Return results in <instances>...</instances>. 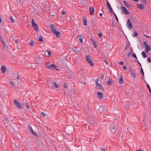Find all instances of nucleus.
Here are the masks:
<instances>
[{"label":"nucleus","mask_w":151,"mask_h":151,"mask_svg":"<svg viewBox=\"0 0 151 151\" xmlns=\"http://www.w3.org/2000/svg\"><path fill=\"white\" fill-rule=\"evenodd\" d=\"M50 27L51 28V31L55 35H56V36L58 37H59V35H60V33L59 32L57 31L54 26L53 24H51L50 25Z\"/></svg>","instance_id":"nucleus-1"},{"label":"nucleus","mask_w":151,"mask_h":151,"mask_svg":"<svg viewBox=\"0 0 151 151\" xmlns=\"http://www.w3.org/2000/svg\"><path fill=\"white\" fill-rule=\"evenodd\" d=\"M45 66L47 68L51 70H53V69L55 68L54 65L53 64H50L49 62L46 63Z\"/></svg>","instance_id":"nucleus-2"},{"label":"nucleus","mask_w":151,"mask_h":151,"mask_svg":"<svg viewBox=\"0 0 151 151\" xmlns=\"http://www.w3.org/2000/svg\"><path fill=\"white\" fill-rule=\"evenodd\" d=\"M143 45L145 47V51L147 53H148V51L151 50L150 47L149 46L147 42L144 41L143 42Z\"/></svg>","instance_id":"nucleus-3"},{"label":"nucleus","mask_w":151,"mask_h":151,"mask_svg":"<svg viewBox=\"0 0 151 151\" xmlns=\"http://www.w3.org/2000/svg\"><path fill=\"white\" fill-rule=\"evenodd\" d=\"M85 58L86 61L89 63L91 66L92 67L93 65V64L91 59L88 55Z\"/></svg>","instance_id":"nucleus-4"},{"label":"nucleus","mask_w":151,"mask_h":151,"mask_svg":"<svg viewBox=\"0 0 151 151\" xmlns=\"http://www.w3.org/2000/svg\"><path fill=\"white\" fill-rule=\"evenodd\" d=\"M32 26L35 31H38V27L37 26V24L35 23V20L34 19H32Z\"/></svg>","instance_id":"nucleus-5"},{"label":"nucleus","mask_w":151,"mask_h":151,"mask_svg":"<svg viewBox=\"0 0 151 151\" xmlns=\"http://www.w3.org/2000/svg\"><path fill=\"white\" fill-rule=\"evenodd\" d=\"M126 26L129 30H131L132 28V25L129 19H128L126 23Z\"/></svg>","instance_id":"nucleus-6"},{"label":"nucleus","mask_w":151,"mask_h":151,"mask_svg":"<svg viewBox=\"0 0 151 151\" xmlns=\"http://www.w3.org/2000/svg\"><path fill=\"white\" fill-rule=\"evenodd\" d=\"M14 102L16 106L17 107L19 108H21V104L17 100H14Z\"/></svg>","instance_id":"nucleus-7"},{"label":"nucleus","mask_w":151,"mask_h":151,"mask_svg":"<svg viewBox=\"0 0 151 151\" xmlns=\"http://www.w3.org/2000/svg\"><path fill=\"white\" fill-rule=\"evenodd\" d=\"M121 9L123 11L124 13L125 14H128L129 13L127 9L124 6H121Z\"/></svg>","instance_id":"nucleus-8"},{"label":"nucleus","mask_w":151,"mask_h":151,"mask_svg":"<svg viewBox=\"0 0 151 151\" xmlns=\"http://www.w3.org/2000/svg\"><path fill=\"white\" fill-rule=\"evenodd\" d=\"M98 96V98L100 99H101L103 98V94L101 92L98 91L97 93Z\"/></svg>","instance_id":"nucleus-9"},{"label":"nucleus","mask_w":151,"mask_h":151,"mask_svg":"<svg viewBox=\"0 0 151 151\" xmlns=\"http://www.w3.org/2000/svg\"><path fill=\"white\" fill-rule=\"evenodd\" d=\"M73 51L74 52H81V49L80 47H75L74 49L73 50Z\"/></svg>","instance_id":"nucleus-10"},{"label":"nucleus","mask_w":151,"mask_h":151,"mask_svg":"<svg viewBox=\"0 0 151 151\" xmlns=\"http://www.w3.org/2000/svg\"><path fill=\"white\" fill-rule=\"evenodd\" d=\"M129 70L132 76L134 78H135L136 77V74L134 72V71L131 69H129Z\"/></svg>","instance_id":"nucleus-11"},{"label":"nucleus","mask_w":151,"mask_h":151,"mask_svg":"<svg viewBox=\"0 0 151 151\" xmlns=\"http://www.w3.org/2000/svg\"><path fill=\"white\" fill-rule=\"evenodd\" d=\"M89 12L91 15H93L94 14V9L93 7H91L89 9Z\"/></svg>","instance_id":"nucleus-12"},{"label":"nucleus","mask_w":151,"mask_h":151,"mask_svg":"<svg viewBox=\"0 0 151 151\" xmlns=\"http://www.w3.org/2000/svg\"><path fill=\"white\" fill-rule=\"evenodd\" d=\"M1 70L2 71V73L3 74H4L6 71V68L4 65H2L1 66Z\"/></svg>","instance_id":"nucleus-13"},{"label":"nucleus","mask_w":151,"mask_h":151,"mask_svg":"<svg viewBox=\"0 0 151 151\" xmlns=\"http://www.w3.org/2000/svg\"><path fill=\"white\" fill-rule=\"evenodd\" d=\"M110 130L113 133H114L116 131V129L115 127L113 125H111L110 126Z\"/></svg>","instance_id":"nucleus-14"},{"label":"nucleus","mask_w":151,"mask_h":151,"mask_svg":"<svg viewBox=\"0 0 151 151\" xmlns=\"http://www.w3.org/2000/svg\"><path fill=\"white\" fill-rule=\"evenodd\" d=\"M138 8L139 9H143L145 8L144 5L142 4H138Z\"/></svg>","instance_id":"nucleus-15"},{"label":"nucleus","mask_w":151,"mask_h":151,"mask_svg":"<svg viewBox=\"0 0 151 151\" xmlns=\"http://www.w3.org/2000/svg\"><path fill=\"white\" fill-rule=\"evenodd\" d=\"M119 82L121 84H122L123 83V79L122 76H121L120 77Z\"/></svg>","instance_id":"nucleus-16"},{"label":"nucleus","mask_w":151,"mask_h":151,"mask_svg":"<svg viewBox=\"0 0 151 151\" xmlns=\"http://www.w3.org/2000/svg\"><path fill=\"white\" fill-rule=\"evenodd\" d=\"M83 22L84 25L86 26L87 25V20L85 18H83Z\"/></svg>","instance_id":"nucleus-17"},{"label":"nucleus","mask_w":151,"mask_h":151,"mask_svg":"<svg viewBox=\"0 0 151 151\" xmlns=\"http://www.w3.org/2000/svg\"><path fill=\"white\" fill-rule=\"evenodd\" d=\"M96 88L97 89H103V88L101 84H99L98 85H97Z\"/></svg>","instance_id":"nucleus-18"},{"label":"nucleus","mask_w":151,"mask_h":151,"mask_svg":"<svg viewBox=\"0 0 151 151\" xmlns=\"http://www.w3.org/2000/svg\"><path fill=\"white\" fill-rule=\"evenodd\" d=\"M78 37H79V41L81 43L83 42V37L81 36L80 35H78Z\"/></svg>","instance_id":"nucleus-19"},{"label":"nucleus","mask_w":151,"mask_h":151,"mask_svg":"<svg viewBox=\"0 0 151 151\" xmlns=\"http://www.w3.org/2000/svg\"><path fill=\"white\" fill-rule=\"evenodd\" d=\"M133 52V51L132 49H131L127 53V56L129 57L131 54Z\"/></svg>","instance_id":"nucleus-20"},{"label":"nucleus","mask_w":151,"mask_h":151,"mask_svg":"<svg viewBox=\"0 0 151 151\" xmlns=\"http://www.w3.org/2000/svg\"><path fill=\"white\" fill-rule=\"evenodd\" d=\"M142 55L144 58H145L146 57V55L144 51H143L142 52Z\"/></svg>","instance_id":"nucleus-21"},{"label":"nucleus","mask_w":151,"mask_h":151,"mask_svg":"<svg viewBox=\"0 0 151 151\" xmlns=\"http://www.w3.org/2000/svg\"><path fill=\"white\" fill-rule=\"evenodd\" d=\"M107 84L109 85H111L112 84V82L111 79L109 78L107 81Z\"/></svg>","instance_id":"nucleus-22"},{"label":"nucleus","mask_w":151,"mask_h":151,"mask_svg":"<svg viewBox=\"0 0 151 151\" xmlns=\"http://www.w3.org/2000/svg\"><path fill=\"white\" fill-rule=\"evenodd\" d=\"M47 53H48L47 56L48 57H50L51 55V52L49 50H47L46 51Z\"/></svg>","instance_id":"nucleus-23"},{"label":"nucleus","mask_w":151,"mask_h":151,"mask_svg":"<svg viewBox=\"0 0 151 151\" xmlns=\"http://www.w3.org/2000/svg\"><path fill=\"white\" fill-rule=\"evenodd\" d=\"M53 84L54 86L55 87L57 88L58 87V84H57L56 82H54Z\"/></svg>","instance_id":"nucleus-24"},{"label":"nucleus","mask_w":151,"mask_h":151,"mask_svg":"<svg viewBox=\"0 0 151 151\" xmlns=\"http://www.w3.org/2000/svg\"><path fill=\"white\" fill-rule=\"evenodd\" d=\"M39 41L40 42H42L43 41V38L42 36H40L39 38Z\"/></svg>","instance_id":"nucleus-25"},{"label":"nucleus","mask_w":151,"mask_h":151,"mask_svg":"<svg viewBox=\"0 0 151 151\" xmlns=\"http://www.w3.org/2000/svg\"><path fill=\"white\" fill-rule=\"evenodd\" d=\"M138 35V34L137 32L134 31L132 34V36L134 37L136 36H137Z\"/></svg>","instance_id":"nucleus-26"},{"label":"nucleus","mask_w":151,"mask_h":151,"mask_svg":"<svg viewBox=\"0 0 151 151\" xmlns=\"http://www.w3.org/2000/svg\"><path fill=\"white\" fill-rule=\"evenodd\" d=\"M34 41L33 40H31L30 42H29V44H30V45L31 46H33V43H34Z\"/></svg>","instance_id":"nucleus-27"},{"label":"nucleus","mask_w":151,"mask_h":151,"mask_svg":"<svg viewBox=\"0 0 151 151\" xmlns=\"http://www.w3.org/2000/svg\"><path fill=\"white\" fill-rule=\"evenodd\" d=\"M10 20H11V22L12 23H14V22L15 20L14 19H13L11 16L10 17Z\"/></svg>","instance_id":"nucleus-28"},{"label":"nucleus","mask_w":151,"mask_h":151,"mask_svg":"<svg viewBox=\"0 0 151 151\" xmlns=\"http://www.w3.org/2000/svg\"><path fill=\"white\" fill-rule=\"evenodd\" d=\"M123 3L125 6H129L128 4L125 1H124Z\"/></svg>","instance_id":"nucleus-29"},{"label":"nucleus","mask_w":151,"mask_h":151,"mask_svg":"<svg viewBox=\"0 0 151 151\" xmlns=\"http://www.w3.org/2000/svg\"><path fill=\"white\" fill-rule=\"evenodd\" d=\"M131 56H132V57H134L135 58H136V59H137V57H136V55L134 53H133L131 55Z\"/></svg>","instance_id":"nucleus-30"},{"label":"nucleus","mask_w":151,"mask_h":151,"mask_svg":"<svg viewBox=\"0 0 151 151\" xmlns=\"http://www.w3.org/2000/svg\"><path fill=\"white\" fill-rule=\"evenodd\" d=\"M140 72L141 73H142V75H143V77L144 78V73L143 72V69L142 68H141V69H140Z\"/></svg>","instance_id":"nucleus-31"},{"label":"nucleus","mask_w":151,"mask_h":151,"mask_svg":"<svg viewBox=\"0 0 151 151\" xmlns=\"http://www.w3.org/2000/svg\"><path fill=\"white\" fill-rule=\"evenodd\" d=\"M147 87H148V89H149V92L150 93H151V89H150V87L149 85L148 84H147Z\"/></svg>","instance_id":"nucleus-32"},{"label":"nucleus","mask_w":151,"mask_h":151,"mask_svg":"<svg viewBox=\"0 0 151 151\" xmlns=\"http://www.w3.org/2000/svg\"><path fill=\"white\" fill-rule=\"evenodd\" d=\"M28 127V128H29V130L30 131H31V132L32 131H33V130L32 127H30V126H29Z\"/></svg>","instance_id":"nucleus-33"},{"label":"nucleus","mask_w":151,"mask_h":151,"mask_svg":"<svg viewBox=\"0 0 151 151\" xmlns=\"http://www.w3.org/2000/svg\"><path fill=\"white\" fill-rule=\"evenodd\" d=\"M25 105L26 108H27V109H28L29 108V104L28 103H25Z\"/></svg>","instance_id":"nucleus-34"},{"label":"nucleus","mask_w":151,"mask_h":151,"mask_svg":"<svg viewBox=\"0 0 151 151\" xmlns=\"http://www.w3.org/2000/svg\"><path fill=\"white\" fill-rule=\"evenodd\" d=\"M91 42L93 43V44H95L96 43L94 41V40H93L91 38Z\"/></svg>","instance_id":"nucleus-35"},{"label":"nucleus","mask_w":151,"mask_h":151,"mask_svg":"<svg viewBox=\"0 0 151 151\" xmlns=\"http://www.w3.org/2000/svg\"><path fill=\"white\" fill-rule=\"evenodd\" d=\"M31 132L35 135L37 136V134L33 131H32Z\"/></svg>","instance_id":"nucleus-36"},{"label":"nucleus","mask_w":151,"mask_h":151,"mask_svg":"<svg viewBox=\"0 0 151 151\" xmlns=\"http://www.w3.org/2000/svg\"><path fill=\"white\" fill-rule=\"evenodd\" d=\"M106 4H107V6L108 7L110 6V4H109V3L108 1H106Z\"/></svg>","instance_id":"nucleus-37"},{"label":"nucleus","mask_w":151,"mask_h":151,"mask_svg":"<svg viewBox=\"0 0 151 151\" xmlns=\"http://www.w3.org/2000/svg\"><path fill=\"white\" fill-rule=\"evenodd\" d=\"M10 83L12 86H14V83H13V82L12 81H10Z\"/></svg>","instance_id":"nucleus-38"},{"label":"nucleus","mask_w":151,"mask_h":151,"mask_svg":"<svg viewBox=\"0 0 151 151\" xmlns=\"http://www.w3.org/2000/svg\"><path fill=\"white\" fill-rule=\"evenodd\" d=\"M95 82L96 84V86L97 85H98V84H99V83H98V80L97 79H96V80Z\"/></svg>","instance_id":"nucleus-39"},{"label":"nucleus","mask_w":151,"mask_h":151,"mask_svg":"<svg viewBox=\"0 0 151 151\" xmlns=\"http://www.w3.org/2000/svg\"><path fill=\"white\" fill-rule=\"evenodd\" d=\"M41 114L42 116H45V114L44 112H42Z\"/></svg>","instance_id":"nucleus-40"},{"label":"nucleus","mask_w":151,"mask_h":151,"mask_svg":"<svg viewBox=\"0 0 151 151\" xmlns=\"http://www.w3.org/2000/svg\"><path fill=\"white\" fill-rule=\"evenodd\" d=\"M102 35V34L101 33H100L98 34V37L99 38H100Z\"/></svg>","instance_id":"nucleus-41"},{"label":"nucleus","mask_w":151,"mask_h":151,"mask_svg":"<svg viewBox=\"0 0 151 151\" xmlns=\"http://www.w3.org/2000/svg\"><path fill=\"white\" fill-rule=\"evenodd\" d=\"M147 61L150 63L151 62V60L150 58H148L147 59Z\"/></svg>","instance_id":"nucleus-42"},{"label":"nucleus","mask_w":151,"mask_h":151,"mask_svg":"<svg viewBox=\"0 0 151 151\" xmlns=\"http://www.w3.org/2000/svg\"><path fill=\"white\" fill-rule=\"evenodd\" d=\"M63 86H64V87L65 88H66V87H67V84H66V83H64Z\"/></svg>","instance_id":"nucleus-43"},{"label":"nucleus","mask_w":151,"mask_h":151,"mask_svg":"<svg viewBox=\"0 0 151 151\" xmlns=\"http://www.w3.org/2000/svg\"><path fill=\"white\" fill-rule=\"evenodd\" d=\"M114 15H115V18H116V21H117V22H118V18H117V16H116V15L114 13Z\"/></svg>","instance_id":"nucleus-44"},{"label":"nucleus","mask_w":151,"mask_h":151,"mask_svg":"<svg viewBox=\"0 0 151 151\" xmlns=\"http://www.w3.org/2000/svg\"><path fill=\"white\" fill-rule=\"evenodd\" d=\"M124 63L123 61H120L119 62V64L121 65H122L124 64Z\"/></svg>","instance_id":"nucleus-45"},{"label":"nucleus","mask_w":151,"mask_h":151,"mask_svg":"<svg viewBox=\"0 0 151 151\" xmlns=\"http://www.w3.org/2000/svg\"><path fill=\"white\" fill-rule=\"evenodd\" d=\"M100 150L102 151H106V150H105V148H100Z\"/></svg>","instance_id":"nucleus-46"},{"label":"nucleus","mask_w":151,"mask_h":151,"mask_svg":"<svg viewBox=\"0 0 151 151\" xmlns=\"http://www.w3.org/2000/svg\"><path fill=\"white\" fill-rule=\"evenodd\" d=\"M61 14H62V15H63L65 14V11H62L61 12Z\"/></svg>","instance_id":"nucleus-47"},{"label":"nucleus","mask_w":151,"mask_h":151,"mask_svg":"<svg viewBox=\"0 0 151 151\" xmlns=\"http://www.w3.org/2000/svg\"><path fill=\"white\" fill-rule=\"evenodd\" d=\"M123 68L124 69L126 70V67L124 65L123 66Z\"/></svg>","instance_id":"nucleus-48"},{"label":"nucleus","mask_w":151,"mask_h":151,"mask_svg":"<svg viewBox=\"0 0 151 151\" xmlns=\"http://www.w3.org/2000/svg\"><path fill=\"white\" fill-rule=\"evenodd\" d=\"M104 62L106 63V64H108V62H107L106 60L104 59Z\"/></svg>","instance_id":"nucleus-49"},{"label":"nucleus","mask_w":151,"mask_h":151,"mask_svg":"<svg viewBox=\"0 0 151 151\" xmlns=\"http://www.w3.org/2000/svg\"><path fill=\"white\" fill-rule=\"evenodd\" d=\"M109 11H110V12H111V13H112L113 12V11L112 9H109Z\"/></svg>","instance_id":"nucleus-50"},{"label":"nucleus","mask_w":151,"mask_h":151,"mask_svg":"<svg viewBox=\"0 0 151 151\" xmlns=\"http://www.w3.org/2000/svg\"><path fill=\"white\" fill-rule=\"evenodd\" d=\"M15 42L16 44V45H18L17 44V43H18L17 40H15Z\"/></svg>","instance_id":"nucleus-51"},{"label":"nucleus","mask_w":151,"mask_h":151,"mask_svg":"<svg viewBox=\"0 0 151 151\" xmlns=\"http://www.w3.org/2000/svg\"><path fill=\"white\" fill-rule=\"evenodd\" d=\"M3 47L4 48H5V43H3Z\"/></svg>","instance_id":"nucleus-52"},{"label":"nucleus","mask_w":151,"mask_h":151,"mask_svg":"<svg viewBox=\"0 0 151 151\" xmlns=\"http://www.w3.org/2000/svg\"><path fill=\"white\" fill-rule=\"evenodd\" d=\"M54 66H55V68H55L53 69V70H58V69L56 68V67L55 66V65H54Z\"/></svg>","instance_id":"nucleus-53"},{"label":"nucleus","mask_w":151,"mask_h":151,"mask_svg":"<svg viewBox=\"0 0 151 151\" xmlns=\"http://www.w3.org/2000/svg\"><path fill=\"white\" fill-rule=\"evenodd\" d=\"M93 45L94 46V48H96V43L95 44H93Z\"/></svg>","instance_id":"nucleus-54"},{"label":"nucleus","mask_w":151,"mask_h":151,"mask_svg":"<svg viewBox=\"0 0 151 151\" xmlns=\"http://www.w3.org/2000/svg\"><path fill=\"white\" fill-rule=\"evenodd\" d=\"M17 80H19V79L20 77L19 76H18L17 77Z\"/></svg>","instance_id":"nucleus-55"},{"label":"nucleus","mask_w":151,"mask_h":151,"mask_svg":"<svg viewBox=\"0 0 151 151\" xmlns=\"http://www.w3.org/2000/svg\"><path fill=\"white\" fill-rule=\"evenodd\" d=\"M108 9H112V8H111V6H109V7H108Z\"/></svg>","instance_id":"nucleus-56"},{"label":"nucleus","mask_w":151,"mask_h":151,"mask_svg":"<svg viewBox=\"0 0 151 151\" xmlns=\"http://www.w3.org/2000/svg\"><path fill=\"white\" fill-rule=\"evenodd\" d=\"M0 40L1 41L2 40H3L2 37H0Z\"/></svg>","instance_id":"nucleus-57"},{"label":"nucleus","mask_w":151,"mask_h":151,"mask_svg":"<svg viewBox=\"0 0 151 151\" xmlns=\"http://www.w3.org/2000/svg\"><path fill=\"white\" fill-rule=\"evenodd\" d=\"M1 22V16L0 15V23Z\"/></svg>","instance_id":"nucleus-58"},{"label":"nucleus","mask_w":151,"mask_h":151,"mask_svg":"<svg viewBox=\"0 0 151 151\" xmlns=\"http://www.w3.org/2000/svg\"><path fill=\"white\" fill-rule=\"evenodd\" d=\"M99 15L100 16H101L102 15V14L101 13H100L99 14Z\"/></svg>","instance_id":"nucleus-59"},{"label":"nucleus","mask_w":151,"mask_h":151,"mask_svg":"<svg viewBox=\"0 0 151 151\" xmlns=\"http://www.w3.org/2000/svg\"><path fill=\"white\" fill-rule=\"evenodd\" d=\"M1 42L2 44H3V43H5L3 41V40H2Z\"/></svg>","instance_id":"nucleus-60"},{"label":"nucleus","mask_w":151,"mask_h":151,"mask_svg":"<svg viewBox=\"0 0 151 151\" xmlns=\"http://www.w3.org/2000/svg\"><path fill=\"white\" fill-rule=\"evenodd\" d=\"M133 1H136V2H137L138 0H133Z\"/></svg>","instance_id":"nucleus-61"},{"label":"nucleus","mask_w":151,"mask_h":151,"mask_svg":"<svg viewBox=\"0 0 151 151\" xmlns=\"http://www.w3.org/2000/svg\"><path fill=\"white\" fill-rule=\"evenodd\" d=\"M101 78H104V76L103 75H102L101 76Z\"/></svg>","instance_id":"nucleus-62"},{"label":"nucleus","mask_w":151,"mask_h":151,"mask_svg":"<svg viewBox=\"0 0 151 151\" xmlns=\"http://www.w3.org/2000/svg\"><path fill=\"white\" fill-rule=\"evenodd\" d=\"M142 79H144V77H143V75L142 76Z\"/></svg>","instance_id":"nucleus-63"},{"label":"nucleus","mask_w":151,"mask_h":151,"mask_svg":"<svg viewBox=\"0 0 151 151\" xmlns=\"http://www.w3.org/2000/svg\"><path fill=\"white\" fill-rule=\"evenodd\" d=\"M137 61H138V63H139H139H140L139 62V61H138V60H137Z\"/></svg>","instance_id":"nucleus-64"}]
</instances>
